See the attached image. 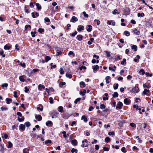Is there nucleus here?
Returning <instances> with one entry per match:
<instances>
[{
    "instance_id": "13d9d810",
    "label": "nucleus",
    "mask_w": 153,
    "mask_h": 153,
    "mask_svg": "<svg viewBox=\"0 0 153 153\" xmlns=\"http://www.w3.org/2000/svg\"><path fill=\"white\" fill-rule=\"evenodd\" d=\"M18 120L19 122H22V121H23L24 120V117H23L21 118L18 117Z\"/></svg>"
},
{
    "instance_id": "aec40b11",
    "label": "nucleus",
    "mask_w": 153,
    "mask_h": 153,
    "mask_svg": "<svg viewBox=\"0 0 153 153\" xmlns=\"http://www.w3.org/2000/svg\"><path fill=\"white\" fill-rule=\"evenodd\" d=\"M82 119L83 120L84 122H86L87 121V119L85 115H83L82 116Z\"/></svg>"
},
{
    "instance_id": "f257e3e1",
    "label": "nucleus",
    "mask_w": 153,
    "mask_h": 153,
    "mask_svg": "<svg viewBox=\"0 0 153 153\" xmlns=\"http://www.w3.org/2000/svg\"><path fill=\"white\" fill-rule=\"evenodd\" d=\"M87 140L86 139H85L84 140L82 141V144L81 145V146L82 147H86L87 146Z\"/></svg>"
},
{
    "instance_id": "a19ab883",
    "label": "nucleus",
    "mask_w": 153,
    "mask_h": 153,
    "mask_svg": "<svg viewBox=\"0 0 153 153\" xmlns=\"http://www.w3.org/2000/svg\"><path fill=\"white\" fill-rule=\"evenodd\" d=\"M125 35L127 36H129L130 35L128 31H125L124 32Z\"/></svg>"
},
{
    "instance_id": "6e6d98bb",
    "label": "nucleus",
    "mask_w": 153,
    "mask_h": 153,
    "mask_svg": "<svg viewBox=\"0 0 153 153\" xmlns=\"http://www.w3.org/2000/svg\"><path fill=\"white\" fill-rule=\"evenodd\" d=\"M65 84V82H61L59 83V86L62 87L63 85Z\"/></svg>"
},
{
    "instance_id": "cd10ccee",
    "label": "nucleus",
    "mask_w": 153,
    "mask_h": 153,
    "mask_svg": "<svg viewBox=\"0 0 153 153\" xmlns=\"http://www.w3.org/2000/svg\"><path fill=\"white\" fill-rule=\"evenodd\" d=\"M118 94L117 92H114V94L112 95L113 97L114 98L115 97H118Z\"/></svg>"
},
{
    "instance_id": "4be33fe9",
    "label": "nucleus",
    "mask_w": 153,
    "mask_h": 153,
    "mask_svg": "<svg viewBox=\"0 0 153 153\" xmlns=\"http://www.w3.org/2000/svg\"><path fill=\"white\" fill-rule=\"evenodd\" d=\"M126 59H123V60L121 62V64L122 65H126Z\"/></svg>"
},
{
    "instance_id": "dca6fc26",
    "label": "nucleus",
    "mask_w": 153,
    "mask_h": 153,
    "mask_svg": "<svg viewBox=\"0 0 153 153\" xmlns=\"http://www.w3.org/2000/svg\"><path fill=\"white\" fill-rule=\"evenodd\" d=\"M58 110L60 112H63V107L62 106H59L58 108Z\"/></svg>"
},
{
    "instance_id": "f03ea898",
    "label": "nucleus",
    "mask_w": 153,
    "mask_h": 153,
    "mask_svg": "<svg viewBox=\"0 0 153 153\" xmlns=\"http://www.w3.org/2000/svg\"><path fill=\"white\" fill-rule=\"evenodd\" d=\"M123 105V104L121 102H119L117 104L116 108H119L120 109H121Z\"/></svg>"
},
{
    "instance_id": "79ce46f5",
    "label": "nucleus",
    "mask_w": 153,
    "mask_h": 153,
    "mask_svg": "<svg viewBox=\"0 0 153 153\" xmlns=\"http://www.w3.org/2000/svg\"><path fill=\"white\" fill-rule=\"evenodd\" d=\"M66 76L68 77L69 78H71L72 77V75L71 74H69L67 73L66 74Z\"/></svg>"
},
{
    "instance_id": "f704fd0d",
    "label": "nucleus",
    "mask_w": 153,
    "mask_h": 153,
    "mask_svg": "<svg viewBox=\"0 0 153 153\" xmlns=\"http://www.w3.org/2000/svg\"><path fill=\"white\" fill-rule=\"evenodd\" d=\"M71 152L73 153L74 152H75L76 153L77 152L78 150L76 149H74V148H73L71 150Z\"/></svg>"
},
{
    "instance_id": "2eb2a0df",
    "label": "nucleus",
    "mask_w": 153,
    "mask_h": 153,
    "mask_svg": "<svg viewBox=\"0 0 153 153\" xmlns=\"http://www.w3.org/2000/svg\"><path fill=\"white\" fill-rule=\"evenodd\" d=\"M42 88L44 89L45 88V86L44 85H42L41 84H39L38 87V89L39 90H41Z\"/></svg>"
},
{
    "instance_id": "c03bdc74",
    "label": "nucleus",
    "mask_w": 153,
    "mask_h": 153,
    "mask_svg": "<svg viewBox=\"0 0 153 153\" xmlns=\"http://www.w3.org/2000/svg\"><path fill=\"white\" fill-rule=\"evenodd\" d=\"M25 10L26 13H29V12L28 11V10L27 8V6H25Z\"/></svg>"
},
{
    "instance_id": "de8ad7c7",
    "label": "nucleus",
    "mask_w": 153,
    "mask_h": 153,
    "mask_svg": "<svg viewBox=\"0 0 153 153\" xmlns=\"http://www.w3.org/2000/svg\"><path fill=\"white\" fill-rule=\"evenodd\" d=\"M49 100V102L50 103L53 104V99L52 98V97H50Z\"/></svg>"
},
{
    "instance_id": "a18cd8bd",
    "label": "nucleus",
    "mask_w": 153,
    "mask_h": 153,
    "mask_svg": "<svg viewBox=\"0 0 153 153\" xmlns=\"http://www.w3.org/2000/svg\"><path fill=\"white\" fill-rule=\"evenodd\" d=\"M30 125V124L29 122H27L25 123V126L27 127H29Z\"/></svg>"
},
{
    "instance_id": "473e14b6",
    "label": "nucleus",
    "mask_w": 153,
    "mask_h": 153,
    "mask_svg": "<svg viewBox=\"0 0 153 153\" xmlns=\"http://www.w3.org/2000/svg\"><path fill=\"white\" fill-rule=\"evenodd\" d=\"M45 143L46 144H47L48 143H51V141L50 140H46L45 142Z\"/></svg>"
},
{
    "instance_id": "20e7f679",
    "label": "nucleus",
    "mask_w": 153,
    "mask_h": 153,
    "mask_svg": "<svg viewBox=\"0 0 153 153\" xmlns=\"http://www.w3.org/2000/svg\"><path fill=\"white\" fill-rule=\"evenodd\" d=\"M4 144L0 143V151L2 153H3L4 152Z\"/></svg>"
},
{
    "instance_id": "9d476101",
    "label": "nucleus",
    "mask_w": 153,
    "mask_h": 153,
    "mask_svg": "<svg viewBox=\"0 0 153 153\" xmlns=\"http://www.w3.org/2000/svg\"><path fill=\"white\" fill-rule=\"evenodd\" d=\"M87 27H88V28L87 29V31L88 32H90L92 30V26L90 25H87V26L86 27L87 28Z\"/></svg>"
},
{
    "instance_id": "393cba45",
    "label": "nucleus",
    "mask_w": 153,
    "mask_h": 153,
    "mask_svg": "<svg viewBox=\"0 0 153 153\" xmlns=\"http://www.w3.org/2000/svg\"><path fill=\"white\" fill-rule=\"evenodd\" d=\"M6 103L7 104H9L10 103V102L12 101V100L8 98H7L6 99Z\"/></svg>"
},
{
    "instance_id": "4468645a",
    "label": "nucleus",
    "mask_w": 153,
    "mask_h": 153,
    "mask_svg": "<svg viewBox=\"0 0 153 153\" xmlns=\"http://www.w3.org/2000/svg\"><path fill=\"white\" fill-rule=\"evenodd\" d=\"M133 31L134 33L136 34V35H138L140 34V31L137 30V29H136V28L134 29Z\"/></svg>"
},
{
    "instance_id": "603ef678",
    "label": "nucleus",
    "mask_w": 153,
    "mask_h": 153,
    "mask_svg": "<svg viewBox=\"0 0 153 153\" xmlns=\"http://www.w3.org/2000/svg\"><path fill=\"white\" fill-rule=\"evenodd\" d=\"M95 22H97V25H99L100 24V21L99 20L96 19H95L94 20Z\"/></svg>"
},
{
    "instance_id": "4c0bfd02",
    "label": "nucleus",
    "mask_w": 153,
    "mask_h": 153,
    "mask_svg": "<svg viewBox=\"0 0 153 153\" xmlns=\"http://www.w3.org/2000/svg\"><path fill=\"white\" fill-rule=\"evenodd\" d=\"M105 53L106 54V56L107 57H109L110 56L111 54H110V52H109V51H105Z\"/></svg>"
},
{
    "instance_id": "c756f323",
    "label": "nucleus",
    "mask_w": 153,
    "mask_h": 153,
    "mask_svg": "<svg viewBox=\"0 0 153 153\" xmlns=\"http://www.w3.org/2000/svg\"><path fill=\"white\" fill-rule=\"evenodd\" d=\"M51 59V58L50 56H46L45 57V62H47L49 60H50Z\"/></svg>"
},
{
    "instance_id": "0eeeda50",
    "label": "nucleus",
    "mask_w": 153,
    "mask_h": 153,
    "mask_svg": "<svg viewBox=\"0 0 153 153\" xmlns=\"http://www.w3.org/2000/svg\"><path fill=\"white\" fill-rule=\"evenodd\" d=\"M78 20V19L77 17L75 16H73L72 17V19L71 20V22H77Z\"/></svg>"
},
{
    "instance_id": "5fc2aeb1",
    "label": "nucleus",
    "mask_w": 153,
    "mask_h": 153,
    "mask_svg": "<svg viewBox=\"0 0 153 153\" xmlns=\"http://www.w3.org/2000/svg\"><path fill=\"white\" fill-rule=\"evenodd\" d=\"M79 84L80 85H82L83 87L85 86V82H83L82 81L80 82Z\"/></svg>"
},
{
    "instance_id": "c9c22d12",
    "label": "nucleus",
    "mask_w": 153,
    "mask_h": 153,
    "mask_svg": "<svg viewBox=\"0 0 153 153\" xmlns=\"http://www.w3.org/2000/svg\"><path fill=\"white\" fill-rule=\"evenodd\" d=\"M110 79V77L109 76H107L105 77L106 82L107 83H109L110 82L108 81V79Z\"/></svg>"
},
{
    "instance_id": "bb28decb",
    "label": "nucleus",
    "mask_w": 153,
    "mask_h": 153,
    "mask_svg": "<svg viewBox=\"0 0 153 153\" xmlns=\"http://www.w3.org/2000/svg\"><path fill=\"white\" fill-rule=\"evenodd\" d=\"M10 48V46H8L7 45H5L4 47V49L5 50H9Z\"/></svg>"
},
{
    "instance_id": "f3484780",
    "label": "nucleus",
    "mask_w": 153,
    "mask_h": 153,
    "mask_svg": "<svg viewBox=\"0 0 153 153\" xmlns=\"http://www.w3.org/2000/svg\"><path fill=\"white\" fill-rule=\"evenodd\" d=\"M35 3L36 4V6L37 8V9L38 10H40L42 8V7L40 5V4L38 3Z\"/></svg>"
},
{
    "instance_id": "6e6552de",
    "label": "nucleus",
    "mask_w": 153,
    "mask_h": 153,
    "mask_svg": "<svg viewBox=\"0 0 153 153\" xmlns=\"http://www.w3.org/2000/svg\"><path fill=\"white\" fill-rule=\"evenodd\" d=\"M25 126L23 124H21L19 126V129L21 130L24 131L25 129Z\"/></svg>"
},
{
    "instance_id": "412c9836",
    "label": "nucleus",
    "mask_w": 153,
    "mask_h": 153,
    "mask_svg": "<svg viewBox=\"0 0 153 153\" xmlns=\"http://www.w3.org/2000/svg\"><path fill=\"white\" fill-rule=\"evenodd\" d=\"M86 92V90H84L83 91H80L79 92V94L82 96H84L85 95Z\"/></svg>"
},
{
    "instance_id": "ea45409f",
    "label": "nucleus",
    "mask_w": 153,
    "mask_h": 153,
    "mask_svg": "<svg viewBox=\"0 0 153 153\" xmlns=\"http://www.w3.org/2000/svg\"><path fill=\"white\" fill-rule=\"evenodd\" d=\"M141 73L142 75H144L145 73V72L144 71V70L142 69H140L139 72V73Z\"/></svg>"
},
{
    "instance_id": "4d7b16f0",
    "label": "nucleus",
    "mask_w": 153,
    "mask_h": 153,
    "mask_svg": "<svg viewBox=\"0 0 153 153\" xmlns=\"http://www.w3.org/2000/svg\"><path fill=\"white\" fill-rule=\"evenodd\" d=\"M105 106L104 104H101L100 105V108L101 109H104L105 108Z\"/></svg>"
},
{
    "instance_id": "c85d7f7f",
    "label": "nucleus",
    "mask_w": 153,
    "mask_h": 153,
    "mask_svg": "<svg viewBox=\"0 0 153 153\" xmlns=\"http://www.w3.org/2000/svg\"><path fill=\"white\" fill-rule=\"evenodd\" d=\"M105 140L106 142L108 143L110 141V138L108 137H106L105 139Z\"/></svg>"
},
{
    "instance_id": "052dcab7",
    "label": "nucleus",
    "mask_w": 153,
    "mask_h": 153,
    "mask_svg": "<svg viewBox=\"0 0 153 153\" xmlns=\"http://www.w3.org/2000/svg\"><path fill=\"white\" fill-rule=\"evenodd\" d=\"M8 84L7 83H4L1 85V87L2 88H4V87H7L8 86Z\"/></svg>"
},
{
    "instance_id": "864d4df0",
    "label": "nucleus",
    "mask_w": 153,
    "mask_h": 153,
    "mask_svg": "<svg viewBox=\"0 0 153 153\" xmlns=\"http://www.w3.org/2000/svg\"><path fill=\"white\" fill-rule=\"evenodd\" d=\"M36 33V32H31V34L32 36L33 37H35V34Z\"/></svg>"
},
{
    "instance_id": "5701e85b",
    "label": "nucleus",
    "mask_w": 153,
    "mask_h": 153,
    "mask_svg": "<svg viewBox=\"0 0 153 153\" xmlns=\"http://www.w3.org/2000/svg\"><path fill=\"white\" fill-rule=\"evenodd\" d=\"M131 48L134 50V51H136L137 50V47L136 45H133L131 46Z\"/></svg>"
},
{
    "instance_id": "69168bd1",
    "label": "nucleus",
    "mask_w": 153,
    "mask_h": 153,
    "mask_svg": "<svg viewBox=\"0 0 153 153\" xmlns=\"http://www.w3.org/2000/svg\"><path fill=\"white\" fill-rule=\"evenodd\" d=\"M14 93V97L15 98H17L18 97V96L17 95V92L16 91H14L13 92Z\"/></svg>"
},
{
    "instance_id": "0e129e2a",
    "label": "nucleus",
    "mask_w": 153,
    "mask_h": 153,
    "mask_svg": "<svg viewBox=\"0 0 153 153\" xmlns=\"http://www.w3.org/2000/svg\"><path fill=\"white\" fill-rule=\"evenodd\" d=\"M79 68L80 70H82V69H86V67L85 66H82L81 67H80Z\"/></svg>"
},
{
    "instance_id": "3c124183",
    "label": "nucleus",
    "mask_w": 153,
    "mask_h": 153,
    "mask_svg": "<svg viewBox=\"0 0 153 153\" xmlns=\"http://www.w3.org/2000/svg\"><path fill=\"white\" fill-rule=\"evenodd\" d=\"M121 150L123 153H125L126 152L125 148L124 147H123L121 148Z\"/></svg>"
},
{
    "instance_id": "b1692460",
    "label": "nucleus",
    "mask_w": 153,
    "mask_h": 153,
    "mask_svg": "<svg viewBox=\"0 0 153 153\" xmlns=\"http://www.w3.org/2000/svg\"><path fill=\"white\" fill-rule=\"evenodd\" d=\"M19 80L22 82H24L25 81L24 78L23 76H20L19 77Z\"/></svg>"
},
{
    "instance_id": "39448f33",
    "label": "nucleus",
    "mask_w": 153,
    "mask_h": 153,
    "mask_svg": "<svg viewBox=\"0 0 153 153\" xmlns=\"http://www.w3.org/2000/svg\"><path fill=\"white\" fill-rule=\"evenodd\" d=\"M99 68V66L98 65H94L92 67V68L94 71H97Z\"/></svg>"
},
{
    "instance_id": "a211bd4d",
    "label": "nucleus",
    "mask_w": 153,
    "mask_h": 153,
    "mask_svg": "<svg viewBox=\"0 0 153 153\" xmlns=\"http://www.w3.org/2000/svg\"><path fill=\"white\" fill-rule=\"evenodd\" d=\"M77 39L79 41H81L82 39V36L81 35H79L77 36Z\"/></svg>"
},
{
    "instance_id": "09e8293b",
    "label": "nucleus",
    "mask_w": 153,
    "mask_h": 153,
    "mask_svg": "<svg viewBox=\"0 0 153 153\" xmlns=\"http://www.w3.org/2000/svg\"><path fill=\"white\" fill-rule=\"evenodd\" d=\"M51 66V68L53 69V68H55L56 67V65H53V64L51 63L50 64Z\"/></svg>"
},
{
    "instance_id": "423d86ee",
    "label": "nucleus",
    "mask_w": 153,
    "mask_h": 153,
    "mask_svg": "<svg viewBox=\"0 0 153 153\" xmlns=\"http://www.w3.org/2000/svg\"><path fill=\"white\" fill-rule=\"evenodd\" d=\"M36 119H38V120L39 121H41L42 119V117L40 115H36L35 116Z\"/></svg>"
},
{
    "instance_id": "7ed1b4c3",
    "label": "nucleus",
    "mask_w": 153,
    "mask_h": 153,
    "mask_svg": "<svg viewBox=\"0 0 153 153\" xmlns=\"http://www.w3.org/2000/svg\"><path fill=\"white\" fill-rule=\"evenodd\" d=\"M138 89L137 88L135 87L131 90V92L134 93H137L138 92Z\"/></svg>"
},
{
    "instance_id": "ddd939ff",
    "label": "nucleus",
    "mask_w": 153,
    "mask_h": 153,
    "mask_svg": "<svg viewBox=\"0 0 153 153\" xmlns=\"http://www.w3.org/2000/svg\"><path fill=\"white\" fill-rule=\"evenodd\" d=\"M72 144L74 146H76L77 144V141L76 140H73L71 141Z\"/></svg>"
},
{
    "instance_id": "6ab92c4d",
    "label": "nucleus",
    "mask_w": 153,
    "mask_h": 153,
    "mask_svg": "<svg viewBox=\"0 0 153 153\" xmlns=\"http://www.w3.org/2000/svg\"><path fill=\"white\" fill-rule=\"evenodd\" d=\"M59 114V113L57 111H55L53 113V115L56 117H58Z\"/></svg>"
},
{
    "instance_id": "680f3d73",
    "label": "nucleus",
    "mask_w": 153,
    "mask_h": 153,
    "mask_svg": "<svg viewBox=\"0 0 153 153\" xmlns=\"http://www.w3.org/2000/svg\"><path fill=\"white\" fill-rule=\"evenodd\" d=\"M77 33L76 31H75L74 33H72L71 34V36L74 37L75 35H76Z\"/></svg>"
},
{
    "instance_id": "72a5a7b5",
    "label": "nucleus",
    "mask_w": 153,
    "mask_h": 153,
    "mask_svg": "<svg viewBox=\"0 0 153 153\" xmlns=\"http://www.w3.org/2000/svg\"><path fill=\"white\" fill-rule=\"evenodd\" d=\"M116 13L119 14L120 13V12H118V11L117 9H115L112 12V13L113 14H115Z\"/></svg>"
},
{
    "instance_id": "58836bf2",
    "label": "nucleus",
    "mask_w": 153,
    "mask_h": 153,
    "mask_svg": "<svg viewBox=\"0 0 153 153\" xmlns=\"http://www.w3.org/2000/svg\"><path fill=\"white\" fill-rule=\"evenodd\" d=\"M52 122L51 121H48L46 122V125L47 126H48L49 124L51 125L52 124Z\"/></svg>"
},
{
    "instance_id": "bf43d9fd",
    "label": "nucleus",
    "mask_w": 153,
    "mask_h": 153,
    "mask_svg": "<svg viewBox=\"0 0 153 153\" xmlns=\"http://www.w3.org/2000/svg\"><path fill=\"white\" fill-rule=\"evenodd\" d=\"M44 20L46 22H50V19L48 17H45L44 19Z\"/></svg>"
},
{
    "instance_id": "1a4fd4ad",
    "label": "nucleus",
    "mask_w": 153,
    "mask_h": 153,
    "mask_svg": "<svg viewBox=\"0 0 153 153\" xmlns=\"http://www.w3.org/2000/svg\"><path fill=\"white\" fill-rule=\"evenodd\" d=\"M130 100L127 98H125L124 100V103L127 105H128L130 104Z\"/></svg>"
},
{
    "instance_id": "2f4dec72",
    "label": "nucleus",
    "mask_w": 153,
    "mask_h": 153,
    "mask_svg": "<svg viewBox=\"0 0 153 153\" xmlns=\"http://www.w3.org/2000/svg\"><path fill=\"white\" fill-rule=\"evenodd\" d=\"M8 143H9V145L7 146V148H11L12 147V146L13 144L10 141L8 142Z\"/></svg>"
},
{
    "instance_id": "37998d69",
    "label": "nucleus",
    "mask_w": 153,
    "mask_h": 153,
    "mask_svg": "<svg viewBox=\"0 0 153 153\" xmlns=\"http://www.w3.org/2000/svg\"><path fill=\"white\" fill-rule=\"evenodd\" d=\"M84 15V16L86 18H88V14H87L85 11H83L82 13Z\"/></svg>"
},
{
    "instance_id": "774afa93",
    "label": "nucleus",
    "mask_w": 153,
    "mask_h": 153,
    "mask_svg": "<svg viewBox=\"0 0 153 153\" xmlns=\"http://www.w3.org/2000/svg\"><path fill=\"white\" fill-rule=\"evenodd\" d=\"M130 125L132 127H136V126L135 124L134 123H131L130 124Z\"/></svg>"
},
{
    "instance_id": "9b49d317",
    "label": "nucleus",
    "mask_w": 153,
    "mask_h": 153,
    "mask_svg": "<svg viewBox=\"0 0 153 153\" xmlns=\"http://www.w3.org/2000/svg\"><path fill=\"white\" fill-rule=\"evenodd\" d=\"M84 27L83 26H81L80 25V26H78L77 30L79 31H80L82 30H84Z\"/></svg>"
},
{
    "instance_id": "338daca9",
    "label": "nucleus",
    "mask_w": 153,
    "mask_h": 153,
    "mask_svg": "<svg viewBox=\"0 0 153 153\" xmlns=\"http://www.w3.org/2000/svg\"><path fill=\"white\" fill-rule=\"evenodd\" d=\"M103 149L104 151H108L109 150V148L106 147H103Z\"/></svg>"
},
{
    "instance_id": "8fccbe9b",
    "label": "nucleus",
    "mask_w": 153,
    "mask_h": 153,
    "mask_svg": "<svg viewBox=\"0 0 153 153\" xmlns=\"http://www.w3.org/2000/svg\"><path fill=\"white\" fill-rule=\"evenodd\" d=\"M28 27H30V28H31V26L29 25H25V30H27V28Z\"/></svg>"
},
{
    "instance_id": "e2e57ef3",
    "label": "nucleus",
    "mask_w": 153,
    "mask_h": 153,
    "mask_svg": "<svg viewBox=\"0 0 153 153\" xmlns=\"http://www.w3.org/2000/svg\"><path fill=\"white\" fill-rule=\"evenodd\" d=\"M63 68H60V73L61 74H64V71H63Z\"/></svg>"
},
{
    "instance_id": "e433bc0d",
    "label": "nucleus",
    "mask_w": 153,
    "mask_h": 153,
    "mask_svg": "<svg viewBox=\"0 0 153 153\" xmlns=\"http://www.w3.org/2000/svg\"><path fill=\"white\" fill-rule=\"evenodd\" d=\"M38 31L40 33H42L44 31V30L42 28H39V29Z\"/></svg>"
},
{
    "instance_id": "7c9ffc66",
    "label": "nucleus",
    "mask_w": 153,
    "mask_h": 153,
    "mask_svg": "<svg viewBox=\"0 0 153 153\" xmlns=\"http://www.w3.org/2000/svg\"><path fill=\"white\" fill-rule=\"evenodd\" d=\"M144 13H138V14H137V16L138 17H139L140 16V17H143L144 16Z\"/></svg>"
},
{
    "instance_id": "f8f14e48",
    "label": "nucleus",
    "mask_w": 153,
    "mask_h": 153,
    "mask_svg": "<svg viewBox=\"0 0 153 153\" xmlns=\"http://www.w3.org/2000/svg\"><path fill=\"white\" fill-rule=\"evenodd\" d=\"M149 92V90H147L146 89H145L142 93V95H146Z\"/></svg>"
},
{
    "instance_id": "49530a36",
    "label": "nucleus",
    "mask_w": 153,
    "mask_h": 153,
    "mask_svg": "<svg viewBox=\"0 0 153 153\" xmlns=\"http://www.w3.org/2000/svg\"><path fill=\"white\" fill-rule=\"evenodd\" d=\"M81 100L80 98H78L76 99L74 101V102L75 104H77V102Z\"/></svg>"
},
{
    "instance_id": "a878e982",
    "label": "nucleus",
    "mask_w": 153,
    "mask_h": 153,
    "mask_svg": "<svg viewBox=\"0 0 153 153\" xmlns=\"http://www.w3.org/2000/svg\"><path fill=\"white\" fill-rule=\"evenodd\" d=\"M29 149L25 148L23 150V153H29Z\"/></svg>"
}]
</instances>
